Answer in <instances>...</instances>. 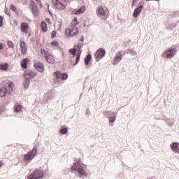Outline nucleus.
Returning a JSON list of instances; mask_svg holds the SVG:
<instances>
[{
    "instance_id": "f257e3e1",
    "label": "nucleus",
    "mask_w": 179,
    "mask_h": 179,
    "mask_svg": "<svg viewBox=\"0 0 179 179\" xmlns=\"http://www.w3.org/2000/svg\"><path fill=\"white\" fill-rule=\"evenodd\" d=\"M37 73L33 71H29L24 75L25 80H24L23 86L24 89H29V86H30V80L34 79Z\"/></svg>"
},
{
    "instance_id": "f03ea898",
    "label": "nucleus",
    "mask_w": 179,
    "mask_h": 179,
    "mask_svg": "<svg viewBox=\"0 0 179 179\" xmlns=\"http://www.w3.org/2000/svg\"><path fill=\"white\" fill-rule=\"evenodd\" d=\"M71 170L77 171L80 176H85V177L87 176L85 171V166L82 165L79 162L74 163L73 165L71 166Z\"/></svg>"
},
{
    "instance_id": "7ed1b4c3",
    "label": "nucleus",
    "mask_w": 179,
    "mask_h": 179,
    "mask_svg": "<svg viewBox=\"0 0 179 179\" xmlns=\"http://www.w3.org/2000/svg\"><path fill=\"white\" fill-rule=\"evenodd\" d=\"M176 54H177V45H173L169 50L162 54V57L163 58L169 59L170 58H173Z\"/></svg>"
},
{
    "instance_id": "20e7f679",
    "label": "nucleus",
    "mask_w": 179,
    "mask_h": 179,
    "mask_svg": "<svg viewBox=\"0 0 179 179\" xmlns=\"http://www.w3.org/2000/svg\"><path fill=\"white\" fill-rule=\"evenodd\" d=\"M44 171L36 169L34 170L29 176H27V179H41L44 178Z\"/></svg>"
},
{
    "instance_id": "39448f33",
    "label": "nucleus",
    "mask_w": 179,
    "mask_h": 179,
    "mask_svg": "<svg viewBox=\"0 0 179 179\" xmlns=\"http://www.w3.org/2000/svg\"><path fill=\"white\" fill-rule=\"evenodd\" d=\"M106 52L104 48L98 49L94 53L95 61L99 62L101 58H104V57H106Z\"/></svg>"
},
{
    "instance_id": "423d86ee",
    "label": "nucleus",
    "mask_w": 179,
    "mask_h": 179,
    "mask_svg": "<svg viewBox=\"0 0 179 179\" xmlns=\"http://www.w3.org/2000/svg\"><path fill=\"white\" fill-rule=\"evenodd\" d=\"M36 155H37V148H34L31 151L24 155V160H25L26 162L29 160H33Z\"/></svg>"
},
{
    "instance_id": "0eeeda50",
    "label": "nucleus",
    "mask_w": 179,
    "mask_h": 179,
    "mask_svg": "<svg viewBox=\"0 0 179 179\" xmlns=\"http://www.w3.org/2000/svg\"><path fill=\"white\" fill-rule=\"evenodd\" d=\"M122 55H125V52L124 51H119L117 53H116L115 56L113 58V65H115L122 59Z\"/></svg>"
},
{
    "instance_id": "6e6552de",
    "label": "nucleus",
    "mask_w": 179,
    "mask_h": 179,
    "mask_svg": "<svg viewBox=\"0 0 179 179\" xmlns=\"http://www.w3.org/2000/svg\"><path fill=\"white\" fill-rule=\"evenodd\" d=\"M53 75L57 79H61V80H66L68 79V73H62L59 71L54 72Z\"/></svg>"
},
{
    "instance_id": "1a4fd4ad",
    "label": "nucleus",
    "mask_w": 179,
    "mask_h": 179,
    "mask_svg": "<svg viewBox=\"0 0 179 179\" xmlns=\"http://www.w3.org/2000/svg\"><path fill=\"white\" fill-rule=\"evenodd\" d=\"M52 5L55 6L56 9H58L59 10H64L66 6L64 5L59 0H55L54 2V0L52 1Z\"/></svg>"
},
{
    "instance_id": "9d476101",
    "label": "nucleus",
    "mask_w": 179,
    "mask_h": 179,
    "mask_svg": "<svg viewBox=\"0 0 179 179\" xmlns=\"http://www.w3.org/2000/svg\"><path fill=\"white\" fill-rule=\"evenodd\" d=\"M34 68L38 71V72H41L43 73L44 72V64L40 62H36L34 64Z\"/></svg>"
},
{
    "instance_id": "9b49d317",
    "label": "nucleus",
    "mask_w": 179,
    "mask_h": 179,
    "mask_svg": "<svg viewBox=\"0 0 179 179\" xmlns=\"http://www.w3.org/2000/svg\"><path fill=\"white\" fill-rule=\"evenodd\" d=\"M45 61L48 64H55V57L52 56V55L50 54L49 52H46L45 56Z\"/></svg>"
},
{
    "instance_id": "f8f14e48",
    "label": "nucleus",
    "mask_w": 179,
    "mask_h": 179,
    "mask_svg": "<svg viewBox=\"0 0 179 179\" xmlns=\"http://www.w3.org/2000/svg\"><path fill=\"white\" fill-rule=\"evenodd\" d=\"M66 31H69V36L70 37H73L79 33V31H78V27H73V29L68 28L66 29Z\"/></svg>"
},
{
    "instance_id": "ddd939ff",
    "label": "nucleus",
    "mask_w": 179,
    "mask_h": 179,
    "mask_svg": "<svg viewBox=\"0 0 179 179\" xmlns=\"http://www.w3.org/2000/svg\"><path fill=\"white\" fill-rule=\"evenodd\" d=\"M142 9H143V5H140L138 7L136 8L133 13V16L134 17H138V16H139V15H141V13L142 12Z\"/></svg>"
},
{
    "instance_id": "4468645a",
    "label": "nucleus",
    "mask_w": 179,
    "mask_h": 179,
    "mask_svg": "<svg viewBox=\"0 0 179 179\" xmlns=\"http://www.w3.org/2000/svg\"><path fill=\"white\" fill-rule=\"evenodd\" d=\"M20 47H21V50L23 55H25V54H27V44L26 43V42H24V41H21Z\"/></svg>"
},
{
    "instance_id": "2eb2a0df",
    "label": "nucleus",
    "mask_w": 179,
    "mask_h": 179,
    "mask_svg": "<svg viewBox=\"0 0 179 179\" xmlns=\"http://www.w3.org/2000/svg\"><path fill=\"white\" fill-rule=\"evenodd\" d=\"M21 30L22 33H29V24L27 22H22L21 24Z\"/></svg>"
},
{
    "instance_id": "dca6fc26",
    "label": "nucleus",
    "mask_w": 179,
    "mask_h": 179,
    "mask_svg": "<svg viewBox=\"0 0 179 179\" xmlns=\"http://www.w3.org/2000/svg\"><path fill=\"white\" fill-rule=\"evenodd\" d=\"M8 93V87H1L0 88V97H5Z\"/></svg>"
},
{
    "instance_id": "f3484780",
    "label": "nucleus",
    "mask_w": 179,
    "mask_h": 179,
    "mask_svg": "<svg viewBox=\"0 0 179 179\" xmlns=\"http://www.w3.org/2000/svg\"><path fill=\"white\" fill-rule=\"evenodd\" d=\"M86 10V6H83L79 9L76 10L74 13V15H82V13H85Z\"/></svg>"
},
{
    "instance_id": "a211bd4d",
    "label": "nucleus",
    "mask_w": 179,
    "mask_h": 179,
    "mask_svg": "<svg viewBox=\"0 0 179 179\" xmlns=\"http://www.w3.org/2000/svg\"><path fill=\"white\" fill-rule=\"evenodd\" d=\"M41 27L42 29L43 33H47L48 27H47V22H45V21H42L41 22Z\"/></svg>"
},
{
    "instance_id": "6ab92c4d",
    "label": "nucleus",
    "mask_w": 179,
    "mask_h": 179,
    "mask_svg": "<svg viewBox=\"0 0 179 179\" xmlns=\"http://www.w3.org/2000/svg\"><path fill=\"white\" fill-rule=\"evenodd\" d=\"M27 64H29V59L24 58L21 61V66L23 69H26L27 68Z\"/></svg>"
},
{
    "instance_id": "aec40b11",
    "label": "nucleus",
    "mask_w": 179,
    "mask_h": 179,
    "mask_svg": "<svg viewBox=\"0 0 179 179\" xmlns=\"http://www.w3.org/2000/svg\"><path fill=\"white\" fill-rule=\"evenodd\" d=\"M171 149L175 153H179V143H173L171 145Z\"/></svg>"
},
{
    "instance_id": "412c9836",
    "label": "nucleus",
    "mask_w": 179,
    "mask_h": 179,
    "mask_svg": "<svg viewBox=\"0 0 179 179\" xmlns=\"http://www.w3.org/2000/svg\"><path fill=\"white\" fill-rule=\"evenodd\" d=\"M163 121H165L168 125L170 127H173V124H174V120H171V119L167 118V117L164 116L162 118Z\"/></svg>"
},
{
    "instance_id": "4be33fe9",
    "label": "nucleus",
    "mask_w": 179,
    "mask_h": 179,
    "mask_svg": "<svg viewBox=\"0 0 179 179\" xmlns=\"http://www.w3.org/2000/svg\"><path fill=\"white\" fill-rule=\"evenodd\" d=\"M92 59V55L89 54L84 59V64L85 65H89L90 64V61Z\"/></svg>"
},
{
    "instance_id": "5701e85b",
    "label": "nucleus",
    "mask_w": 179,
    "mask_h": 179,
    "mask_svg": "<svg viewBox=\"0 0 179 179\" xmlns=\"http://www.w3.org/2000/svg\"><path fill=\"white\" fill-rule=\"evenodd\" d=\"M103 115H106V117H108V118H109V117H113V115H117V113L112 112V111H110V110H105L103 112Z\"/></svg>"
},
{
    "instance_id": "b1692460",
    "label": "nucleus",
    "mask_w": 179,
    "mask_h": 179,
    "mask_svg": "<svg viewBox=\"0 0 179 179\" xmlns=\"http://www.w3.org/2000/svg\"><path fill=\"white\" fill-rule=\"evenodd\" d=\"M96 10L99 15H101V16H104L106 15V11H104V8L101 6L98 7Z\"/></svg>"
},
{
    "instance_id": "393cba45",
    "label": "nucleus",
    "mask_w": 179,
    "mask_h": 179,
    "mask_svg": "<svg viewBox=\"0 0 179 179\" xmlns=\"http://www.w3.org/2000/svg\"><path fill=\"white\" fill-rule=\"evenodd\" d=\"M31 12L35 16H37L38 15V8L37 6H34L31 7Z\"/></svg>"
},
{
    "instance_id": "a878e982",
    "label": "nucleus",
    "mask_w": 179,
    "mask_h": 179,
    "mask_svg": "<svg viewBox=\"0 0 179 179\" xmlns=\"http://www.w3.org/2000/svg\"><path fill=\"white\" fill-rule=\"evenodd\" d=\"M8 68H9V64L8 63L0 64L1 71H8Z\"/></svg>"
},
{
    "instance_id": "bb28decb",
    "label": "nucleus",
    "mask_w": 179,
    "mask_h": 179,
    "mask_svg": "<svg viewBox=\"0 0 179 179\" xmlns=\"http://www.w3.org/2000/svg\"><path fill=\"white\" fill-rule=\"evenodd\" d=\"M71 24H72L73 26H77V25L79 24V21H78V17H75L73 19V20H72V22H71Z\"/></svg>"
},
{
    "instance_id": "cd10ccee",
    "label": "nucleus",
    "mask_w": 179,
    "mask_h": 179,
    "mask_svg": "<svg viewBox=\"0 0 179 179\" xmlns=\"http://www.w3.org/2000/svg\"><path fill=\"white\" fill-rule=\"evenodd\" d=\"M76 51H78V49L73 48L72 49H70L69 50V52L71 54V55H73V57H75V55H76Z\"/></svg>"
},
{
    "instance_id": "c85d7f7f",
    "label": "nucleus",
    "mask_w": 179,
    "mask_h": 179,
    "mask_svg": "<svg viewBox=\"0 0 179 179\" xmlns=\"http://www.w3.org/2000/svg\"><path fill=\"white\" fill-rule=\"evenodd\" d=\"M116 115H113V116H110L108 118L109 120V122H110V124H114V122H115V120H116Z\"/></svg>"
},
{
    "instance_id": "c756f323",
    "label": "nucleus",
    "mask_w": 179,
    "mask_h": 179,
    "mask_svg": "<svg viewBox=\"0 0 179 179\" xmlns=\"http://www.w3.org/2000/svg\"><path fill=\"white\" fill-rule=\"evenodd\" d=\"M59 132L62 134V135H66V134H68V127L61 129Z\"/></svg>"
},
{
    "instance_id": "7c9ffc66",
    "label": "nucleus",
    "mask_w": 179,
    "mask_h": 179,
    "mask_svg": "<svg viewBox=\"0 0 179 179\" xmlns=\"http://www.w3.org/2000/svg\"><path fill=\"white\" fill-rule=\"evenodd\" d=\"M127 54H130L131 55H136V52L134 49H128Z\"/></svg>"
},
{
    "instance_id": "2f4dec72",
    "label": "nucleus",
    "mask_w": 179,
    "mask_h": 179,
    "mask_svg": "<svg viewBox=\"0 0 179 179\" xmlns=\"http://www.w3.org/2000/svg\"><path fill=\"white\" fill-rule=\"evenodd\" d=\"M79 61H80V57H79V55H76L75 62L73 64V66H75L79 64Z\"/></svg>"
},
{
    "instance_id": "473e14b6",
    "label": "nucleus",
    "mask_w": 179,
    "mask_h": 179,
    "mask_svg": "<svg viewBox=\"0 0 179 179\" xmlns=\"http://www.w3.org/2000/svg\"><path fill=\"white\" fill-rule=\"evenodd\" d=\"M23 107L22 106V105H18V106H17L16 107H15V113H20V111H22V108Z\"/></svg>"
},
{
    "instance_id": "72a5a7b5",
    "label": "nucleus",
    "mask_w": 179,
    "mask_h": 179,
    "mask_svg": "<svg viewBox=\"0 0 179 179\" xmlns=\"http://www.w3.org/2000/svg\"><path fill=\"white\" fill-rule=\"evenodd\" d=\"M7 44L9 48H15V45L13 44V42L8 41Z\"/></svg>"
},
{
    "instance_id": "f704fd0d",
    "label": "nucleus",
    "mask_w": 179,
    "mask_h": 179,
    "mask_svg": "<svg viewBox=\"0 0 179 179\" xmlns=\"http://www.w3.org/2000/svg\"><path fill=\"white\" fill-rule=\"evenodd\" d=\"M123 44H124V47H128V45H129V44H131V40L127 39V40L124 41L123 42Z\"/></svg>"
},
{
    "instance_id": "c9c22d12",
    "label": "nucleus",
    "mask_w": 179,
    "mask_h": 179,
    "mask_svg": "<svg viewBox=\"0 0 179 179\" xmlns=\"http://www.w3.org/2000/svg\"><path fill=\"white\" fill-rule=\"evenodd\" d=\"M10 9L11 10H13V12H16V10H17V8H16V6H15V5H13V4H11L10 6Z\"/></svg>"
},
{
    "instance_id": "e433bc0d",
    "label": "nucleus",
    "mask_w": 179,
    "mask_h": 179,
    "mask_svg": "<svg viewBox=\"0 0 179 179\" xmlns=\"http://www.w3.org/2000/svg\"><path fill=\"white\" fill-rule=\"evenodd\" d=\"M52 45H55V47H58L59 45V43L57 41H52L51 42Z\"/></svg>"
},
{
    "instance_id": "4c0bfd02",
    "label": "nucleus",
    "mask_w": 179,
    "mask_h": 179,
    "mask_svg": "<svg viewBox=\"0 0 179 179\" xmlns=\"http://www.w3.org/2000/svg\"><path fill=\"white\" fill-rule=\"evenodd\" d=\"M3 26V17L2 15H0V27H2Z\"/></svg>"
},
{
    "instance_id": "58836bf2",
    "label": "nucleus",
    "mask_w": 179,
    "mask_h": 179,
    "mask_svg": "<svg viewBox=\"0 0 179 179\" xmlns=\"http://www.w3.org/2000/svg\"><path fill=\"white\" fill-rule=\"evenodd\" d=\"M55 36H57V31L54 30L51 33V38H55Z\"/></svg>"
},
{
    "instance_id": "ea45409f",
    "label": "nucleus",
    "mask_w": 179,
    "mask_h": 179,
    "mask_svg": "<svg viewBox=\"0 0 179 179\" xmlns=\"http://www.w3.org/2000/svg\"><path fill=\"white\" fill-rule=\"evenodd\" d=\"M74 48H76V50H82V43L74 45Z\"/></svg>"
},
{
    "instance_id": "a19ab883",
    "label": "nucleus",
    "mask_w": 179,
    "mask_h": 179,
    "mask_svg": "<svg viewBox=\"0 0 179 179\" xmlns=\"http://www.w3.org/2000/svg\"><path fill=\"white\" fill-rule=\"evenodd\" d=\"M4 12L6 15H8V16H10V10H8V8H5Z\"/></svg>"
},
{
    "instance_id": "79ce46f5",
    "label": "nucleus",
    "mask_w": 179,
    "mask_h": 179,
    "mask_svg": "<svg viewBox=\"0 0 179 179\" xmlns=\"http://www.w3.org/2000/svg\"><path fill=\"white\" fill-rule=\"evenodd\" d=\"M36 3L34 2V1L31 0L30 2V6H36Z\"/></svg>"
},
{
    "instance_id": "37998d69",
    "label": "nucleus",
    "mask_w": 179,
    "mask_h": 179,
    "mask_svg": "<svg viewBox=\"0 0 179 179\" xmlns=\"http://www.w3.org/2000/svg\"><path fill=\"white\" fill-rule=\"evenodd\" d=\"M47 5H48V12H49L50 16H52V13L51 10H50V9H49L50 5H48V4H47Z\"/></svg>"
},
{
    "instance_id": "c03bdc74",
    "label": "nucleus",
    "mask_w": 179,
    "mask_h": 179,
    "mask_svg": "<svg viewBox=\"0 0 179 179\" xmlns=\"http://www.w3.org/2000/svg\"><path fill=\"white\" fill-rule=\"evenodd\" d=\"M4 47H3V44L2 43H0V51L3 50Z\"/></svg>"
},
{
    "instance_id": "a18cd8bd",
    "label": "nucleus",
    "mask_w": 179,
    "mask_h": 179,
    "mask_svg": "<svg viewBox=\"0 0 179 179\" xmlns=\"http://www.w3.org/2000/svg\"><path fill=\"white\" fill-rule=\"evenodd\" d=\"M78 53L77 55H79V57L80 58V55L82 54V49L78 50Z\"/></svg>"
},
{
    "instance_id": "49530a36",
    "label": "nucleus",
    "mask_w": 179,
    "mask_h": 179,
    "mask_svg": "<svg viewBox=\"0 0 179 179\" xmlns=\"http://www.w3.org/2000/svg\"><path fill=\"white\" fill-rule=\"evenodd\" d=\"M80 41H81L82 43H83V42L85 41V36H81V38H80Z\"/></svg>"
},
{
    "instance_id": "de8ad7c7",
    "label": "nucleus",
    "mask_w": 179,
    "mask_h": 179,
    "mask_svg": "<svg viewBox=\"0 0 179 179\" xmlns=\"http://www.w3.org/2000/svg\"><path fill=\"white\" fill-rule=\"evenodd\" d=\"M46 22H48V23H51V20L50 18H46Z\"/></svg>"
},
{
    "instance_id": "09e8293b",
    "label": "nucleus",
    "mask_w": 179,
    "mask_h": 179,
    "mask_svg": "<svg viewBox=\"0 0 179 179\" xmlns=\"http://www.w3.org/2000/svg\"><path fill=\"white\" fill-rule=\"evenodd\" d=\"M38 5L41 6V8H43V3H41V1H39Z\"/></svg>"
},
{
    "instance_id": "8fccbe9b",
    "label": "nucleus",
    "mask_w": 179,
    "mask_h": 179,
    "mask_svg": "<svg viewBox=\"0 0 179 179\" xmlns=\"http://www.w3.org/2000/svg\"><path fill=\"white\" fill-rule=\"evenodd\" d=\"M8 87H9V89H11V87H12V84H10V83L8 84Z\"/></svg>"
},
{
    "instance_id": "3c124183",
    "label": "nucleus",
    "mask_w": 179,
    "mask_h": 179,
    "mask_svg": "<svg viewBox=\"0 0 179 179\" xmlns=\"http://www.w3.org/2000/svg\"><path fill=\"white\" fill-rule=\"evenodd\" d=\"M2 166H3V164L2 163V162L0 161V169L1 167H2Z\"/></svg>"
},
{
    "instance_id": "603ef678",
    "label": "nucleus",
    "mask_w": 179,
    "mask_h": 179,
    "mask_svg": "<svg viewBox=\"0 0 179 179\" xmlns=\"http://www.w3.org/2000/svg\"><path fill=\"white\" fill-rule=\"evenodd\" d=\"M133 3H136V2H138V0H133Z\"/></svg>"
},
{
    "instance_id": "864d4df0",
    "label": "nucleus",
    "mask_w": 179,
    "mask_h": 179,
    "mask_svg": "<svg viewBox=\"0 0 179 179\" xmlns=\"http://www.w3.org/2000/svg\"><path fill=\"white\" fill-rule=\"evenodd\" d=\"M60 27H62V21L59 22Z\"/></svg>"
},
{
    "instance_id": "5fc2aeb1",
    "label": "nucleus",
    "mask_w": 179,
    "mask_h": 179,
    "mask_svg": "<svg viewBox=\"0 0 179 179\" xmlns=\"http://www.w3.org/2000/svg\"><path fill=\"white\" fill-rule=\"evenodd\" d=\"M134 4H135V3H134V2L132 1L131 8H134Z\"/></svg>"
},
{
    "instance_id": "6e6d98bb",
    "label": "nucleus",
    "mask_w": 179,
    "mask_h": 179,
    "mask_svg": "<svg viewBox=\"0 0 179 179\" xmlns=\"http://www.w3.org/2000/svg\"><path fill=\"white\" fill-rule=\"evenodd\" d=\"M36 1V2H41V0H35Z\"/></svg>"
},
{
    "instance_id": "4d7b16f0",
    "label": "nucleus",
    "mask_w": 179,
    "mask_h": 179,
    "mask_svg": "<svg viewBox=\"0 0 179 179\" xmlns=\"http://www.w3.org/2000/svg\"><path fill=\"white\" fill-rule=\"evenodd\" d=\"M176 24H175V25L173 26V27H176Z\"/></svg>"
},
{
    "instance_id": "13d9d810",
    "label": "nucleus",
    "mask_w": 179,
    "mask_h": 179,
    "mask_svg": "<svg viewBox=\"0 0 179 179\" xmlns=\"http://www.w3.org/2000/svg\"><path fill=\"white\" fill-rule=\"evenodd\" d=\"M147 1H151V0H146Z\"/></svg>"
},
{
    "instance_id": "bf43d9fd",
    "label": "nucleus",
    "mask_w": 179,
    "mask_h": 179,
    "mask_svg": "<svg viewBox=\"0 0 179 179\" xmlns=\"http://www.w3.org/2000/svg\"><path fill=\"white\" fill-rule=\"evenodd\" d=\"M0 115H1V111H0Z\"/></svg>"
}]
</instances>
